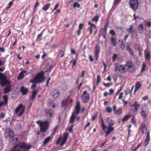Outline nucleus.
Here are the masks:
<instances>
[{
    "instance_id": "nucleus-1",
    "label": "nucleus",
    "mask_w": 151,
    "mask_h": 151,
    "mask_svg": "<svg viewBox=\"0 0 151 151\" xmlns=\"http://www.w3.org/2000/svg\"><path fill=\"white\" fill-rule=\"evenodd\" d=\"M10 83L9 79H7L6 76L4 73L0 72V85L2 87L7 85L4 88L3 93H7L11 90V87L9 86Z\"/></svg>"
},
{
    "instance_id": "nucleus-2",
    "label": "nucleus",
    "mask_w": 151,
    "mask_h": 151,
    "mask_svg": "<svg viewBox=\"0 0 151 151\" xmlns=\"http://www.w3.org/2000/svg\"><path fill=\"white\" fill-rule=\"evenodd\" d=\"M45 80L44 72L42 71L36 75L34 79H31L30 81V82L32 83H40Z\"/></svg>"
},
{
    "instance_id": "nucleus-3",
    "label": "nucleus",
    "mask_w": 151,
    "mask_h": 151,
    "mask_svg": "<svg viewBox=\"0 0 151 151\" xmlns=\"http://www.w3.org/2000/svg\"><path fill=\"white\" fill-rule=\"evenodd\" d=\"M23 104H20L17 107L15 110V114H17L18 116H20L24 114L25 107L23 106Z\"/></svg>"
},
{
    "instance_id": "nucleus-4",
    "label": "nucleus",
    "mask_w": 151,
    "mask_h": 151,
    "mask_svg": "<svg viewBox=\"0 0 151 151\" xmlns=\"http://www.w3.org/2000/svg\"><path fill=\"white\" fill-rule=\"evenodd\" d=\"M125 66L127 68V70L129 73H133L136 70L133 63L130 60L128 61Z\"/></svg>"
},
{
    "instance_id": "nucleus-5",
    "label": "nucleus",
    "mask_w": 151,
    "mask_h": 151,
    "mask_svg": "<svg viewBox=\"0 0 151 151\" xmlns=\"http://www.w3.org/2000/svg\"><path fill=\"white\" fill-rule=\"evenodd\" d=\"M129 5L130 8L135 12L138 8L139 5L138 0H130L129 2Z\"/></svg>"
},
{
    "instance_id": "nucleus-6",
    "label": "nucleus",
    "mask_w": 151,
    "mask_h": 151,
    "mask_svg": "<svg viewBox=\"0 0 151 151\" xmlns=\"http://www.w3.org/2000/svg\"><path fill=\"white\" fill-rule=\"evenodd\" d=\"M149 112L148 108L146 106L144 105L142 108V111L140 114L143 117L146 118Z\"/></svg>"
},
{
    "instance_id": "nucleus-7",
    "label": "nucleus",
    "mask_w": 151,
    "mask_h": 151,
    "mask_svg": "<svg viewBox=\"0 0 151 151\" xmlns=\"http://www.w3.org/2000/svg\"><path fill=\"white\" fill-rule=\"evenodd\" d=\"M49 122L45 121V123L40 127V131L42 133H45L49 127Z\"/></svg>"
},
{
    "instance_id": "nucleus-8",
    "label": "nucleus",
    "mask_w": 151,
    "mask_h": 151,
    "mask_svg": "<svg viewBox=\"0 0 151 151\" xmlns=\"http://www.w3.org/2000/svg\"><path fill=\"white\" fill-rule=\"evenodd\" d=\"M51 93L53 97L57 98L60 92L57 89L54 88L52 89Z\"/></svg>"
},
{
    "instance_id": "nucleus-9",
    "label": "nucleus",
    "mask_w": 151,
    "mask_h": 151,
    "mask_svg": "<svg viewBox=\"0 0 151 151\" xmlns=\"http://www.w3.org/2000/svg\"><path fill=\"white\" fill-rule=\"evenodd\" d=\"M111 45L114 47H116V45L117 39L116 37L111 36L110 38Z\"/></svg>"
},
{
    "instance_id": "nucleus-10",
    "label": "nucleus",
    "mask_w": 151,
    "mask_h": 151,
    "mask_svg": "<svg viewBox=\"0 0 151 151\" xmlns=\"http://www.w3.org/2000/svg\"><path fill=\"white\" fill-rule=\"evenodd\" d=\"M20 91L23 95H27L28 92V89L22 86L20 88Z\"/></svg>"
},
{
    "instance_id": "nucleus-11",
    "label": "nucleus",
    "mask_w": 151,
    "mask_h": 151,
    "mask_svg": "<svg viewBox=\"0 0 151 151\" xmlns=\"http://www.w3.org/2000/svg\"><path fill=\"white\" fill-rule=\"evenodd\" d=\"M45 113L47 116L49 117H52L53 115V111L51 109H46L45 110Z\"/></svg>"
},
{
    "instance_id": "nucleus-12",
    "label": "nucleus",
    "mask_w": 151,
    "mask_h": 151,
    "mask_svg": "<svg viewBox=\"0 0 151 151\" xmlns=\"http://www.w3.org/2000/svg\"><path fill=\"white\" fill-rule=\"evenodd\" d=\"M100 52V47L99 45L96 46V49L95 50V56L96 59L97 60L99 57V55Z\"/></svg>"
},
{
    "instance_id": "nucleus-13",
    "label": "nucleus",
    "mask_w": 151,
    "mask_h": 151,
    "mask_svg": "<svg viewBox=\"0 0 151 151\" xmlns=\"http://www.w3.org/2000/svg\"><path fill=\"white\" fill-rule=\"evenodd\" d=\"M107 130L106 132V134L105 136L107 137V135L110 134V133L112 132L114 129V127H108Z\"/></svg>"
},
{
    "instance_id": "nucleus-14",
    "label": "nucleus",
    "mask_w": 151,
    "mask_h": 151,
    "mask_svg": "<svg viewBox=\"0 0 151 151\" xmlns=\"http://www.w3.org/2000/svg\"><path fill=\"white\" fill-rule=\"evenodd\" d=\"M90 96L89 94L86 96H85L82 99L83 102L84 103H86L88 102L89 100Z\"/></svg>"
},
{
    "instance_id": "nucleus-15",
    "label": "nucleus",
    "mask_w": 151,
    "mask_h": 151,
    "mask_svg": "<svg viewBox=\"0 0 151 151\" xmlns=\"http://www.w3.org/2000/svg\"><path fill=\"white\" fill-rule=\"evenodd\" d=\"M80 108V105L79 102H77L76 106L75 107V109L76 110V114H78Z\"/></svg>"
},
{
    "instance_id": "nucleus-16",
    "label": "nucleus",
    "mask_w": 151,
    "mask_h": 151,
    "mask_svg": "<svg viewBox=\"0 0 151 151\" xmlns=\"http://www.w3.org/2000/svg\"><path fill=\"white\" fill-rule=\"evenodd\" d=\"M14 134V132L12 131L10 129H9V131L8 132V134L6 136V138L9 139H10L12 138V137L13 135Z\"/></svg>"
},
{
    "instance_id": "nucleus-17",
    "label": "nucleus",
    "mask_w": 151,
    "mask_h": 151,
    "mask_svg": "<svg viewBox=\"0 0 151 151\" xmlns=\"http://www.w3.org/2000/svg\"><path fill=\"white\" fill-rule=\"evenodd\" d=\"M140 106V105L137 104L136 101H135L134 103V104L132 105L131 106L132 107L133 106L134 107V110L137 111L138 110L139 107Z\"/></svg>"
},
{
    "instance_id": "nucleus-18",
    "label": "nucleus",
    "mask_w": 151,
    "mask_h": 151,
    "mask_svg": "<svg viewBox=\"0 0 151 151\" xmlns=\"http://www.w3.org/2000/svg\"><path fill=\"white\" fill-rule=\"evenodd\" d=\"M126 50L127 51H128L130 54L131 55H132L133 56H134V53L133 51L131 48L129 46H128L126 48Z\"/></svg>"
},
{
    "instance_id": "nucleus-19",
    "label": "nucleus",
    "mask_w": 151,
    "mask_h": 151,
    "mask_svg": "<svg viewBox=\"0 0 151 151\" xmlns=\"http://www.w3.org/2000/svg\"><path fill=\"white\" fill-rule=\"evenodd\" d=\"M37 92L38 91L37 90H35L32 92L31 98V100L32 101L35 98V96L37 95Z\"/></svg>"
},
{
    "instance_id": "nucleus-20",
    "label": "nucleus",
    "mask_w": 151,
    "mask_h": 151,
    "mask_svg": "<svg viewBox=\"0 0 151 151\" xmlns=\"http://www.w3.org/2000/svg\"><path fill=\"white\" fill-rule=\"evenodd\" d=\"M139 30V32L140 33H142L144 32V28L142 24H139L138 28Z\"/></svg>"
},
{
    "instance_id": "nucleus-21",
    "label": "nucleus",
    "mask_w": 151,
    "mask_h": 151,
    "mask_svg": "<svg viewBox=\"0 0 151 151\" xmlns=\"http://www.w3.org/2000/svg\"><path fill=\"white\" fill-rule=\"evenodd\" d=\"M141 86V84L139 82H137L135 86V88L134 92H135L136 91H137L139 88Z\"/></svg>"
},
{
    "instance_id": "nucleus-22",
    "label": "nucleus",
    "mask_w": 151,
    "mask_h": 151,
    "mask_svg": "<svg viewBox=\"0 0 151 151\" xmlns=\"http://www.w3.org/2000/svg\"><path fill=\"white\" fill-rule=\"evenodd\" d=\"M10 151H22L19 148L17 145L16 144L12 148V150Z\"/></svg>"
},
{
    "instance_id": "nucleus-23",
    "label": "nucleus",
    "mask_w": 151,
    "mask_h": 151,
    "mask_svg": "<svg viewBox=\"0 0 151 151\" xmlns=\"http://www.w3.org/2000/svg\"><path fill=\"white\" fill-rule=\"evenodd\" d=\"M75 117L76 116L75 114L74 113H73L70 117L69 122L70 123H72L73 122Z\"/></svg>"
},
{
    "instance_id": "nucleus-24",
    "label": "nucleus",
    "mask_w": 151,
    "mask_h": 151,
    "mask_svg": "<svg viewBox=\"0 0 151 151\" xmlns=\"http://www.w3.org/2000/svg\"><path fill=\"white\" fill-rule=\"evenodd\" d=\"M131 116L129 115H126L124 116L122 118V121L123 122H125L129 119Z\"/></svg>"
},
{
    "instance_id": "nucleus-25",
    "label": "nucleus",
    "mask_w": 151,
    "mask_h": 151,
    "mask_svg": "<svg viewBox=\"0 0 151 151\" xmlns=\"http://www.w3.org/2000/svg\"><path fill=\"white\" fill-rule=\"evenodd\" d=\"M3 98L4 100V105H6L8 101V98L7 95H5L3 96Z\"/></svg>"
},
{
    "instance_id": "nucleus-26",
    "label": "nucleus",
    "mask_w": 151,
    "mask_h": 151,
    "mask_svg": "<svg viewBox=\"0 0 151 151\" xmlns=\"http://www.w3.org/2000/svg\"><path fill=\"white\" fill-rule=\"evenodd\" d=\"M51 139V137L49 136L46 138L44 140L43 143V144L45 145L47 144L50 141Z\"/></svg>"
},
{
    "instance_id": "nucleus-27",
    "label": "nucleus",
    "mask_w": 151,
    "mask_h": 151,
    "mask_svg": "<svg viewBox=\"0 0 151 151\" xmlns=\"http://www.w3.org/2000/svg\"><path fill=\"white\" fill-rule=\"evenodd\" d=\"M118 70L120 71V72L122 73H126L127 70V69H126L125 67H122L121 69L120 68H119L118 69Z\"/></svg>"
},
{
    "instance_id": "nucleus-28",
    "label": "nucleus",
    "mask_w": 151,
    "mask_h": 151,
    "mask_svg": "<svg viewBox=\"0 0 151 151\" xmlns=\"http://www.w3.org/2000/svg\"><path fill=\"white\" fill-rule=\"evenodd\" d=\"M124 29L123 27H122L120 26H117L116 27V30L118 32H120V31L123 32V29Z\"/></svg>"
},
{
    "instance_id": "nucleus-29",
    "label": "nucleus",
    "mask_w": 151,
    "mask_h": 151,
    "mask_svg": "<svg viewBox=\"0 0 151 151\" xmlns=\"http://www.w3.org/2000/svg\"><path fill=\"white\" fill-rule=\"evenodd\" d=\"M50 5L51 4L50 3H48L45 6H44L42 8L43 9L44 11H46L49 8Z\"/></svg>"
},
{
    "instance_id": "nucleus-30",
    "label": "nucleus",
    "mask_w": 151,
    "mask_h": 151,
    "mask_svg": "<svg viewBox=\"0 0 151 151\" xmlns=\"http://www.w3.org/2000/svg\"><path fill=\"white\" fill-rule=\"evenodd\" d=\"M145 129V130L147 131V129L146 127V124L145 122H143L142 123V125L141 126V130H142L143 129Z\"/></svg>"
},
{
    "instance_id": "nucleus-31",
    "label": "nucleus",
    "mask_w": 151,
    "mask_h": 151,
    "mask_svg": "<svg viewBox=\"0 0 151 151\" xmlns=\"http://www.w3.org/2000/svg\"><path fill=\"white\" fill-rule=\"evenodd\" d=\"M80 6V4L78 3V1L74 2L73 4V7L74 8L77 7L78 8H79Z\"/></svg>"
},
{
    "instance_id": "nucleus-32",
    "label": "nucleus",
    "mask_w": 151,
    "mask_h": 151,
    "mask_svg": "<svg viewBox=\"0 0 151 151\" xmlns=\"http://www.w3.org/2000/svg\"><path fill=\"white\" fill-rule=\"evenodd\" d=\"M114 123V121L113 120H111L110 122H109L108 124V126L111 127H112V126L113 125Z\"/></svg>"
},
{
    "instance_id": "nucleus-33",
    "label": "nucleus",
    "mask_w": 151,
    "mask_h": 151,
    "mask_svg": "<svg viewBox=\"0 0 151 151\" xmlns=\"http://www.w3.org/2000/svg\"><path fill=\"white\" fill-rule=\"evenodd\" d=\"M36 122L38 124V125H40V127L42 125L45 123V121L44 122H42V121L41 120H38L36 121Z\"/></svg>"
},
{
    "instance_id": "nucleus-34",
    "label": "nucleus",
    "mask_w": 151,
    "mask_h": 151,
    "mask_svg": "<svg viewBox=\"0 0 151 151\" xmlns=\"http://www.w3.org/2000/svg\"><path fill=\"white\" fill-rule=\"evenodd\" d=\"M146 64L144 63H143L142 66V68L141 70V72H142L145 70V69L146 67Z\"/></svg>"
},
{
    "instance_id": "nucleus-35",
    "label": "nucleus",
    "mask_w": 151,
    "mask_h": 151,
    "mask_svg": "<svg viewBox=\"0 0 151 151\" xmlns=\"http://www.w3.org/2000/svg\"><path fill=\"white\" fill-rule=\"evenodd\" d=\"M146 64L144 63H143L142 66V68L141 70V72H142L145 70V69L146 67Z\"/></svg>"
},
{
    "instance_id": "nucleus-36",
    "label": "nucleus",
    "mask_w": 151,
    "mask_h": 151,
    "mask_svg": "<svg viewBox=\"0 0 151 151\" xmlns=\"http://www.w3.org/2000/svg\"><path fill=\"white\" fill-rule=\"evenodd\" d=\"M102 129H103V130L104 131H105L106 128L107 127L105 125V124H104V120H102Z\"/></svg>"
},
{
    "instance_id": "nucleus-37",
    "label": "nucleus",
    "mask_w": 151,
    "mask_h": 151,
    "mask_svg": "<svg viewBox=\"0 0 151 151\" xmlns=\"http://www.w3.org/2000/svg\"><path fill=\"white\" fill-rule=\"evenodd\" d=\"M117 57V55L116 53L114 54L112 56V61L113 62H114L115 61V60L116 59Z\"/></svg>"
},
{
    "instance_id": "nucleus-38",
    "label": "nucleus",
    "mask_w": 151,
    "mask_h": 151,
    "mask_svg": "<svg viewBox=\"0 0 151 151\" xmlns=\"http://www.w3.org/2000/svg\"><path fill=\"white\" fill-rule=\"evenodd\" d=\"M122 110V109H120L118 110H117L114 112V114H116L117 115H119L121 113Z\"/></svg>"
},
{
    "instance_id": "nucleus-39",
    "label": "nucleus",
    "mask_w": 151,
    "mask_h": 151,
    "mask_svg": "<svg viewBox=\"0 0 151 151\" xmlns=\"http://www.w3.org/2000/svg\"><path fill=\"white\" fill-rule=\"evenodd\" d=\"M99 16H95L92 19V21H95L96 22H97L98 21Z\"/></svg>"
},
{
    "instance_id": "nucleus-40",
    "label": "nucleus",
    "mask_w": 151,
    "mask_h": 151,
    "mask_svg": "<svg viewBox=\"0 0 151 151\" xmlns=\"http://www.w3.org/2000/svg\"><path fill=\"white\" fill-rule=\"evenodd\" d=\"M145 140L149 141H150V132H149L147 133Z\"/></svg>"
},
{
    "instance_id": "nucleus-41",
    "label": "nucleus",
    "mask_w": 151,
    "mask_h": 151,
    "mask_svg": "<svg viewBox=\"0 0 151 151\" xmlns=\"http://www.w3.org/2000/svg\"><path fill=\"white\" fill-rule=\"evenodd\" d=\"M145 140L149 141H150V132H149L147 133Z\"/></svg>"
},
{
    "instance_id": "nucleus-42",
    "label": "nucleus",
    "mask_w": 151,
    "mask_h": 151,
    "mask_svg": "<svg viewBox=\"0 0 151 151\" xmlns=\"http://www.w3.org/2000/svg\"><path fill=\"white\" fill-rule=\"evenodd\" d=\"M24 76V75L23 73H22L21 72L20 73L19 75L17 77V79L22 78Z\"/></svg>"
},
{
    "instance_id": "nucleus-43",
    "label": "nucleus",
    "mask_w": 151,
    "mask_h": 151,
    "mask_svg": "<svg viewBox=\"0 0 151 151\" xmlns=\"http://www.w3.org/2000/svg\"><path fill=\"white\" fill-rule=\"evenodd\" d=\"M69 98V97H68L65 100L63 101L62 102V106H65L66 105V102Z\"/></svg>"
},
{
    "instance_id": "nucleus-44",
    "label": "nucleus",
    "mask_w": 151,
    "mask_h": 151,
    "mask_svg": "<svg viewBox=\"0 0 151 151\" xmlns=\"http://www.w3.org/2000/svg\"><path fill=\"white\" fill-rule=\"evenodd\" d=\"M112 109L110 107H108L106 108V111L108 113H111L112 112Z\"/></svg>"
},
{
    "instance_id": "nucleus-45",
    "label": "nucleus",
    "mask_w": 151,
    "mask_h": 151,
    "mask_svg": "<svg viewBox=\"0 0 151 151\" xmlns=\"http://www.w3.org/2000/svg\"><path fill=\"white\" fill-rule=\"evenodd\" d=\"M109 33L110 34H111L113 36H114L116 35V33L114 32V30L112 29L110 30Z\"/></svg>"
},
{
    "instance_id": "nucleus-46",
    "label": "nucleus",
    "mask_w": 151,
    "mask_h": 151,
    "mask_svg": "<svg viewBox=\"0 0 151 151\" xmlns=\"http://www.w3.org/2000/svg\"><path fill=\"white\" fill-rule=\"evenodd\" d=\"M150 141L145 140L144 142V146L146 147L147 146L149 143Z\"/></svg>"
},
{
    "instance_id": "nucleus-47",
    "label": "nucleus",
    "mask_w": 151,
    "mask_h": 151,
    "mask_svg": "<svg viewBox=\"0 0 151 151\" xmlns=\"http://www.w3.org/2000/svg\"><path fill=\"white\" fill-rule=\"evenodd\" d=\"M146 59H147L148 61L150 60V55L149 53H147L145 56Z\"/></svg>"
},
{
    "instance_id": "nucleus-48",
    "label": "nucleus",
    "mask_w": 151,
    "mask_h": 151,
    "mask_svg": "<svg viewBox=\"0 0 151 151\" xmlns=\"http://www.w3.org/2000/svg\"><path fill=\"white\" fill-rule=\"evenodd\" d=\"M68 136V133H66L64 135L63 139L67 140Z\"/></svg>"
},
{
    "instance_id": "nucleus-49",
    "label": "nucleus",
    "mask_w": 151,
    "mask_h": 151,
    "mask_svg": "<svg viewBox=\"0 0 151 151\" xmlns=\"http://www.w3.org/2000/svg\"><path fill=\"white\" fill-rule=\"evenodd\" d=\"M100 81V76L99 75H98L97 76V83H96L97 85H98L99 84Z\"/></svg>"
},
{
    "instance_id": "nucleus-50",
    "label": "nucleus",
    "mask_w": 151,
    "mask_h": 151,
    "mask_svg": "<svg viewBox=\"0 0 151 151\" xmlns=\"http://www.w3.org/2000/svg\"><path fill=\"white\" fill-rule=\"evenodd\" d=\"M129 30H127L128 32H133V31H132V30L133 29V26L132 25H130V27H129Z\"/></svg>"
},
{
    "instance_id": "nucleus-51",
    "label": "nucleus",
    "mask_w": 151,
    "mask_h": 151,
    "mask_svg": "<svg viewBox=\"0 0 151 151\" xmlns=\"http://www.w3.org/2000/svg\"><path fill=\"white\" fill-rule=\"evenodd\" d=\"M52 67H53L52 65H50V67L48 68L46 70V72H47L48 71H49V72H50L52 70Z\"/></svg>"
},
{
    "instance_id": "nucleus-52",
    "label": "nucleus",
    "mask_w": 151,
    "mask_h": 151,
    "mask_svg": "<svg viewBox=\"0 0 151 151\" xmlns=\"http://www.w3.org/2000/svg\"><path fill=\"white\" fill-rule=\"evenodd\" d=\"M66 141L67 140H66L63 139L62 140L61 143L60 144V145L62 146L64 144H65Z\"/></svg>"
},
{
    "instance_id": "nucleus-53",
    "label": "nucleus",
    "mask_w": 151,
    "mask_h": 151,
    "mask_svg": "<svg viewBox=\"0 0 151 151\" xmlns=\"http://www.w3.org/2000/svg\"><path fill=\"white\" fill-rule=\"evenodd\" d=\"M44 31L43 30L42 32L39 34L37 36V38L39 39L40 38V37H41L43 34V32H44Z\"/></svg>"
},
{
    "instance_id": "nucleus-54",
    "label": "nucleus",
    "mask_w": 151,
    "mask_h": 151,
    "mask_svg": "<svg viewBox=\"0 0 151 151\" xmlns=\"http://www.w3.org/2000/svg\"><path fill=\"white\" fill-rule=\"evenodd\" d=\"M36 83H33V84L31 86V88L32 89H34L36 87Z\"/></svg>"
},
{
    "instance_id": "nucleus-55",
    "label": "nucleus",
    "mask_w": 151,
    "mask_h": 151,
    "mask_svg": "<svg viewBox=\"0 0 151 151\" xmlns=\"http://www.w3.org/2000/svg\"><path fill=\"white\" fill-rule=\"evenodd\" d=\"M125 92L126 95L129 94V93H131L130 89L129 88H127V89H126Z\"/></svg>"
},
{
    "instance_id": "nucleus-56",
    "label": "nucleus",
    "mask_w": 151,
    "mask_h": 151,
    "mask_svg": "<svg viewBox=\"0 0 151 151\" xmlns=\"http://www.w3.org/2000/svg\"><path fill=\"white\" fill-rule=\"evenodd\" d=\"M97 115V113H96L93 114V115L92 117V119L93 120V121L94 120L95 118L96 117Z\"/></svg>"
},
{
    "instance_id": "nucleus-57",
    "label": "nucleus",
    "mask_w": 151,
    "mask_h": 151,
    "mask_svg": "<svg viewBox=\"0 0 151 151\" xmlns=\"http://www.w3.org/2000/svg\"><path fill=\"white\" fill-rule=\"evenodd\" d=\"M120 1V0H114L113 2L114 5H115L116 4L119 2Z\"/></svg>"
},
{
    "instance_id": "nucleus-58",
    "label": "nucleus",
    "mask_w": 151,
    "mask_h": 151,
    "mask_svg": "<svg viewBox=\"0 0 151 151\" xmlns=\"http://www.w3.org/2000/svg\"><path fill=\"white\" fill-rule=\"evenodd\" d=\"M3 146V144L2 140L0 139V150L2 149Z\"/></svg>"
},
{
    "instance_id": "nucleus-59",
    "label": "nucleus",
    "mask_w": 151,
    "mask_h": 151,
    "mask_svg": "<svg viewBox=\"0 0 151 151\" xmlns=\"http://www.w3.org/2000/svg\"><path fill=\"white\" fill-rule=\"evenodd\" d=\"M73 125H71L69 129V131L70 132H73Z\"/></svg>"
},
{
    "instance_id": "nucleus-60",
    "label": "nucleus",
    "mask_w": 151,
    "mask_h": 151,
    "mask_svg": "<svg viewBox=\"0 0 151 151\" xmlns=\"http://www.w3.org/2000/svg\"><path fill=\"white\" fill-rule=\"evenodd\" d=\"M83 26V24L82 23H80L79 26V29H81Z\"/></svg>"
},
{
    "instance_id": "nucleus-61",
    "label": "nucleus",
    "mask_w": 151,
    "mask_h": 151,
    "mask_svg": "<svg viewBox=\"0 0 151 151\" xmlns=\"http://www.w3.org/2000/svg\"><path fill=\"white\" fill-rule=\"evenodd\" d=\"M5 114L3 112H1L0 116V118L3 119L5 116Z\"/></svg>"
},
{
    "instance_id": "nucleus-62",
    "label": "nucleus",
    "mask_w": 151,
    "mask_h": 151,
    "mask_svg": "<svg viewBox=\"0 0 151 151\" xmlns=\"http://www.w3.org/2000/svg\"><path fill=\"white\" fill-rule=\"evenodd\" d=\"M122 89V86H121L120 89L117 91L116 93V96L118 95Z\"/></svg>"
},
{
    "instance_id": "nucleus-63",
    "label": "nucleus",
    "mask_w": 151,
    "mask_h": 151,
    "mask_svg": "<svg viewBox=\"0 0 151 151\" xmlns=\"http://www.w3.org/2000/svg\"><path fill=\"white\" fill-rule=\"evenodd\" d=\"M123 92L119 94V99H122L123 97Z\"/></svg>"
},
{
    "instance_id": "nucleus-64",
    "label": "nucleus",
    "mask_w": 151,
    "mask_h": 151,
    "mask_svg": "<svg viewBox=\"0 0 151 151\" xmlns=\"http://www.w3.org/2000/svg\"><path fill=\"white\" fill-rule=\"evenodd\" d=\"M88 30L90 32V34H91L92 32V28H91V27H88Z\"/></svg>"
}]
</instances>
